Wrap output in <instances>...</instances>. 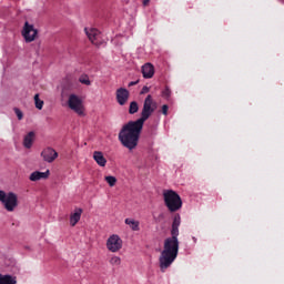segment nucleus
Instances as JSON below:
<instances>
[{"mask_svg": "<svg viewBox=\"0 0 284 284\" xmlns=\"http://www.w3.org/2000/svg\"><path fill=\"white\" fill-rule=\"evenodd\" d=\"M163 99H170L172 97V90H170V87H165L162 91Z\"/></svg>", "mask_w": 284, "mask_h": 284, "instance_id": "nucleus-22", "label": "nucleus"}, {"mask_svg": "<svg viewBox=\"0 0 284 284\" xmlns=\"http://www.w3.org/2000/svg\"><path fill=\"white\" fill-rule=\"evenodd\" d=\"M115 99L119 105H125L130 100V91L125 88H120L115 91Z\"/></svg>", "mask_w": 284, "mask_h": 284, "instance_id": "nucleus-9", "label": "nucleus"}, {"mask_svg": "<svg viewBox=\"0 0 284 284\" xmlns=\"http://www.w3.org/2000/svg\"><path fill=\"white\" fill-rule=\"evenodd\" d=\"M168 110H170V106H168V104H163L162 105V114H164V116H168Z\"/></svg>", "mask_w": 284, "mask_h": 284, "instance_id": "nucleus-25", "label": "nucleus"}, {"mask_svg": "<svg viewBox=\"0 0 284 284\" xmlns=\"http://www.w3.org/2000/svg\"><path fill=\"white\" fill-rule=\"evenodd\" d=\"M142 74L144 79H152V77H154V65H152V63L142 65Z\"/></svg>", "mask_w": 284, "mask_h": 284, "instance_id": "nucleus-13", "label": "nucleus"}, {"mask_svg": "<svg viewBox=\"0 0 284 284\" xmlns=\"http://www.w3.org/2000/svg\"><path fill=\"white\" fill-rule=\"evenodd\" d=\"M138 83H139V80H138V81H131V82L129 83V88H132V87H134V85H138Z\"/></svg>", "mask_w": 284, "mask_h": 284, "instance_id": "nucleus-27", "label": "nucleus"}, {"mask_svg": "<svg viewBox=\"0 0 284 284\" xmlns=\"http://www.w3.org/2000/svg\"><path fill=\"white\" fill-rule=\"evenodd\" d=\"M36 133L33 131H30L27 135L23 138V146L27 150H30L32 148V144L34 143Z\"/></svg>", "mask_w": 284, "mask_h": 284, "instance_id": "nucleus-15", "label": "nucleus"}, {"mask_svg": "<svg viewBox=\"0 0 284 284\" xmlns=\"http://www.w3.org/2000/svg\"><path fill=\"white\" fill-rule=\"evenodd\" d=\"M142 3H143V6H144V7H146V6H149V4H150V0H143V2H142Z\"/></svg>", "mask_w": 284, "mask_h": 284, "instance_id": "nucleus-28", "label": "nucleus"}, {"mask_svg": "<svg viewBox=\"0 0 284 284\" xmlns=\"http://www.w3.org/2000/svg\"><path fill=\"white\" fill-rule=\"evenodd\" d=\"M84 32L89 39V41H91V43H93V45H102L103 44V38L101 37V31H99L98 29L94 28H84Z\"/></svg>", "mask_w": 284, "mask_h": 284, "instance_id": "nucleus-6", "label": "nucleus"}, {"mask_svg": "<svg viewBox=\"0 0 284 284\" xmlns=\"http://www.w3.org/2000/svg\"><path fill=\"white\" fill-rule=\"evenodd\" d=\"M0 284H17V276L0 273Z\"/></svg>", "mask_w": 284, "mask_h": 284, "instance_id": "nucleus-16", "label": "nucleus"}, {"mask_svg": "<svg viewBox=\"0 0 284 284\" xmlns=\"http://www.w3.org/2000/svg\"><path fill=\"white\" fill-rule=\"evenodd\" d=\"M110 265H121V257L119 256H112L109 261Z\"/></svg>", "mask_w": 284, "mask_h": 284, "instance_id": "nucleus-23", "label": "nucleus"}, {"mask_svg": "<svg viewBox=\"0 0 284 284\" xmlns=\"http://www.w3.org/2000/svg\"><path fill=\"white\" fill-rule=\"evenodd\" d=\"M34 103L38 110H43V101L39 99V94L34 95Z\"/></svg>", "mask_w": 284, "mask_h": 284, "instance_id": "nucleus-21", "label": "nucleus"}, {"mask_svg": "<svg viewBox=\"0 0 284 284\" xmlns=\"http://www.w3.org/2000/svg\"><path fill=\"white\" fill-rule=\"evenodd\" d=\"M159 104L154 101L151 94L146 95L143 102V108L141 111V118L135 121H129L122 126L119 132L118 139L123 148L126 150H136L139 145V139H141V132L143 131V125L156 112Z\"/></svg>", "mask_w": 284, "mask_h": 284, "instance_id": "nucleus-1", "label": "nucleus"}, {"mask_svg": "<svg viewBox=\"0 0 284 284\" xmlns=\"http://www.w3.org/2000/svg\"><path fill=\"white\" fill-rule=\"evenodd\" d=\"M80 83L83 85H92V82L90 81V77L88 74H83L79 78Z\"/></svg>", "mask_w": 284, "mask_h": 284, "instance_id": "nucleus-19", "label": "nucleus"}, {"mask_svg": "<svg viewBox=\"0 0 284 284\" xmlns=\"http://www.w3.org/2000/svg\"><path fill=\"white\" fill-rule=\"evenodd\" d=\"M50 176V170L45 172L34 171L30 174L29 180L32 182L41 181V179H48Z\"/></svg>", "mask_w": 284, "mask_h": 284, "instance_id": "nucleus-11", "label": "nucleus"}, {"mask_svg": "<svg viewBox=\"0 0 284 284\" xmlns=\"http://www.w3.org/2000/svg\"><path fill=\"white\" fill-rule=\"evenodd\" d=\"M0 203H2L7 212H14L19 207V196L14 192H8L0 190Z\"/></svg>", "mask_w": 284, "mask_h": 284, "instance_id": "nucleus-4", "label": "nucleus"}, {"mask_svg": "<svg viewBox=\"0 0 284 284\" xmlns=\"http://www.w3.org/2000/svg\"><path fill=\"white\" fill-rule=\"evenodd\" d=\"M93 159H94L95 163H98V165H100V168H105V165L108 164V160L105 159V156H103V152L94 151Z\"/></svg>", "mask_w": 284, "mask_h": 284, "instance_id": "nucleus-14", "label": "nucleus"}, {"mask_svg": "<svg viewBox=\"0 0 284 284\" xmlns=\"http://www.w3.org/2000/svg\"><path fill=\"white\" fill-rule=\"evenodd\" d=\"M13 111L16 112L18 120L21 121L23 119V112L20 111L19 108H14Z\"/></svg>", "mask_w": 284, "mask_h": 284, "instance_id": "nucleus-24", "label": "nucleus"}, {"mask_svg": "<svg viewBox=\"0 0 284 284\" xmlns=\"http://www.w3.org/2000/svg\"><path fill=\"white\" fill-rule=\"evenodd\" d=\"M104 181L110 185V187H114L116 185V178L112 175H108L104 178Z\"/></svg>", "mask_w": 284, "mask_h": 284, "instance_id": "nucleus-20", "label": "nucleus"}, {"mask_svg": "<svg viewBox=\"0 0 284 284\" xmlns=\"http://www.w3.org/2000/svg\"><path fill=\"white\" fill-rule=\"evenodd\" d=\"M124 223H125V225H129V227H130L133 232H139V230H141V227H140V225H141L140 222L136 221V220H134V219L128 217V219L124 220Z\"/></svg>", "mask_w": 284, "mask_h": 284, "instance_id": "nucleus-17", "label": "nucleus"}, {"mask_svg": "<svg viewBox=\"0 0 284 284\" xmlns=\"http://www.w3.org/2000/svg\"><path fill=\"white\" fill-rule=\"evenodd\" d=\"M148 92H150V88L149 87H143L140 94H148Z\"/></svg>", "mask_w": 284, "mask_h": 284, "instance_id": "nucleus-26", "label": "nucleus"}, {"mask_svg": "<svg viewBox=\"0 0 284 284\" xmlns=\"http://www.w3.org/2000/svg\"><path fill=\"white\" fill-rule=\"evenodd\" d=\"M123 247V240L116 234L111 235L106 241L109 252H119Z\"/></svg>", "mask_w": 284, "mask_h": 284, "instance_id": "nucleus-8", "label": "nucleus"}, {"mask_svg": "<svg viewBox=\"0 0 284 284\" xmlns=\"http://www.w3.org/2000/svg\"><path fill=\"white\" fill-rule=\"evenodd\" d=\"M37 34H39V31H37V29H34V26L26 22L23 30H22V37H24V41L27 43H32V41H34V39H37Z\"/></svg>", "mask_w": 284, "mask_h": 284, "instance_id": "nucleus-7", "label": "nucleus"}, {"mask_svg": "<svg viewBox=\"0 0 284 284\" xmlns=\"http://www.w3.org/2000/svg\"><path fill=\"white\" fill-rule=\"evenodd\" d=\"M164 205H166L169 212H179L183 207V200L181 195L173 190H166L163 192Z\"/></svg>", "mask_w": 284, "mask_h": 284, "instance_id": "nucleus-3", "label": "nucleus"}, {"mask_svg": "<svg viewBox=\"0 0 284 284\" xmlns=\"http://www.w3.org/2000/svg\"><path fill=\"white\" fill-rule=\"evenodd\" d=\"M41 156L47 163H54L59 156V153L52 148H47L41 152Z\"/></svg>", "mask_w": 284, "mask_h": 284, "instance_id": "nucleus-10", "label": "nucleus"}, {"mask_svg": "<svg viewBox=\"0 0 284 284\" xmlns=\"http://www.w3.org/2000/svg\"><path fill=\"white\" fill-rule=\"evenodd\" d=\"M81 214H83V209H75L74 213H71L70 215V225L71 227H74L77 223L81 221Z\"/></svg>", "mask_w": 284, "mask_h": 284, "instance_id": "nucleus-12", "label": "nucleus"}, {"mask_svg": "<svg viewBox=\"0 0 284 284\" xmlns=\"http://www.w3.org/2000/svg\"><path fill=\"white\" fill-rule=\"evenodd\" d=\"M181 226V215L176 214L173 219L171 237L164 240V247L160 254L159 263L161 272H165L168 267L176 261L179 256V227Z\"/></svg>", "mask_w": 284, "mask_h": 284, "instance_id": "nucleus-2", "label": "nucleus"}, {"mask_svg": "<svg viewBox=\"0 0 284 284\" xmlns=\"http://www.w3.org/2000/svg\"><path fill=\"white\" fill-rule=\"evenodd\" d=\"M68 106L70 110L75 112L79 116H83L85 114V108L83 106V100L77 94H70L68 100Z\"/></svg>", "mask_w": 284, "mask_h": 284, "instance_id": "nucleus-5", "label": "nucleus"}, {"mask_svg": "<svg viewBox=\"0 0 284 284\" xmlns=\"http://www.w3.org/2000/svg\"><path fill=\"white\" fill-rule=\"evenodd\" d=\"M139 112V103L136 101H132L129 106V114H136Z\"/></svg>", "mask_w": 284, "mask_h": 284, "instance_id": "nucleus-18", "label": "nucleus"}, {"mask_svg": "<svg viewBox=\"0 0 284 284\" xmlns=\"http://www.w3.org/2000/svg\"><path fill=\"white\" fill-rule=\"evenodd\" d=\"M194 243H196V237H193Z\"/></svg>", "mask_w": 284, "mask_h": 284, "instance_id": "nucleus-29", "label": "nucleus"}]
</instances>
